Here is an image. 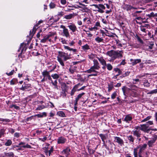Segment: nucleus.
Returning <instances> with one entry per match:
<instances>
[{
    "label": "nucleus",
    "mask_w": 157,
    "mask_h": 157,
    "mask_svg": "<svg viewBox=\"0 0 157 157\" xmlns=\"http://www.w3.org/2000/svg\"><path fill=\"white\" fill-rule=\"evenodd\" d=\"M64 49L71 52V53L68 54V53H65L63 52L59 51L58 52L59 55L57 56V60L60 65L62 66H64L63 60L65 61L67 60L71 59V53L76 54L78 51L75 48H71L68 46L63 45Z\"/></svg>",
    "instance_id": "nucleus-1"
},
{
    "label": "nucleus",
    "mask_w": 157,
    "mask_h": 157,
    "mask_svg": "<svg viewBox=\"0 0 157 157\" xmlns=\"http://www.w3.org/2000/svg\"><path fill=\"white\" fill-rule=\"evenodd\" d=\"M94 63V66L91 67L90 69L86 71L88 73H90L92 72H97L95 71V70H98L100 67L99 66V63L96 59H94L93 60Z\"/></svg>",
    "instance_id": "nucleus-2"
},
{
    "label": "nucleus",
    "mask_w": 157,
    "mask_h": 157,
    "mask_svg": "<svg viewBox=\"0 0 157 157\" xmlns=\"http://www.w3.org/2000/svg\"><path fill=\"white\" fill-rule=\"evenodd\" d=\"M92 6L95 7L94 9L93 10V11H98L101 13H104V10L105 9V6L101 4H99L98 5L93 4Z\"/></svg>",
    "instance_id": "nucleus-3"
},
{
    "label": "nucleus",
    "mask_w": 157,
    "mask_h": 157,
    "mask_svg": "<svg viewBox=\"0 0 157 157\" xmlns=\"http://www.w3.org/2000/svg\"><path fill=\"white\" fill-rule=\"evenodd\" d=\"M136 128L148 133L151 129V128H148V126L146 124H140V126H137Z\"/></svg>",
    "instance_id": "nucleus-4"
},
{
    "label": "nucleus",
    "mask_w": 157,
    "mask_h": 157,
    "mask_svg": "<svg viewBox=\"0 0 157 157\" xmlns=\"http://www.w3.org/2000/svg\"><path fill=\"white\" fill-rule=\"evenodd\" d=\"M123 52L122 51H114L113 59L116 58H121L123 57Z\"/></svg>",
    "instance_id": "nucleus-5"
},
{
    "label": "nucleus",
    "mask_w": 157,
    "mask_h": 157,
    "mask_svg": "<svg viewBox=\"0 0 157 157\" xmlns=\"http://www.w3.org/2000/svg\"><path fill=\"white\" fill-rule=\"evenodd\" d=\"M157 139V135L154 134L152 136L151 140L148 141L147 144L149 147H152L153 144L155 143Z\"/></svg>",
    "instance_id": "nucleus-6"
},
{
    "label": "nucleus",
    "mask_w": 157,
    "mask_h": 157,
    "mask_svg": "<svg viewBox=\"0 0 157 157\" xmlns=\"http://www.w3.org/2000/svg\"><path fill=\"white\" fill-rule=\"evenodd\" d=\"M42 74L44 77L46 78V79L48 78L49 80H51L52 78L50 75V72L47 71L46 70H44L42 73Z\"/></svg>",
    "instance_id": "nucleus-7"
},
{
    "label": "nucleus",
    "mask_w": 157,
    "mask_h": 157,
    "mask_svg": "<svg viewBox=\"0 0 157 157\" xmlns=\"http://www.w3.org/2000/svg\"><path fill=\"white\" fill-rule=\"evenodd\" d=\"M135 129L136 130L133 131V134L137 137V139H138L140 136L141 135V132L139 129H137L136 128V127Z\"/></svg>",
    "instance_id": "nucleus-8"
},
{
    "label": "nucleus",
    "mask_w": 157,
    "mask_h": 157,
    "mask_svg": "<svg viewBox=\"0 0 157 157\" xmlns=\"http://www.w3.org/2000/svg\"><path fill=\"white\" fill-rule=\"evenodd\" d=\"M115 141L121 145H122L124 144L123 140L119 137L115 136L114 137Z\"/></svg>",
    "instance_id": "nucleus-9"
},
{
    "label": "nucleus",
    "mask_w": 157,
    "mask_h": 157,
    "mask_svg": "<svg viewBox=\"0 0 157 157\" xmlns=\"http://www.w3.org/2000/svg\"><path fill=\"white\" fill-rule=\"evenodd\" d=\"M68 27L73 33L77 30V27L74 24H71L70 25L68 26Z\"/></svg>",
    "instance_id": "nucleus-10"
},
{
    "label": "nucleus",
    "mask_w": 157,
    "mask_h": 157,
    "mask_svg": "<svg viewBox=\"0 0 157 157\" xmlns=\"http://www.w3.org/2000/svg\"><path fill=\"white\" fill-rule=\"evenodd\" d=\"M67 141L66 139L63 137H60L57 139V143L58 144H64Z\"/></svg>",
    "instance_id": "nucleus-11"
},
{
    "label": "nucleus",
    "mask_w": 157,
    "mask_h": 157,
    "mask_svg": "<svg viewBox=\"0 0 157 157\" xmlns=\"http://www.w3.org/2000/svg\"><path fill=\"white\" fill-rule=\"evenodd\" d=\"M55 34V33H50L46 36L45 37L41 40L40 41L41 43H45L47 40L49 39V38L51 37L52 36Z\"/></svg>",
    "instance_id": "nucleus-12"
},
{
    "label": "nucleus",
    "mask_w": 157,
    "mask_h": 157,
    "mask_svg": "<svg viewBox=\"0 0 157 157\" xmlns=\"http://www.w3.org/2000/svg\"><path fill=\"white\" fill-rule=\"evenodd\" d=\"M131 64L133 65H135L138 63H139L141 62V60L140 59H130Z\"/></svg>",
    "instance_id": "nucleus-13"
},
{
    "label": "nucleus",
    "mask_w": 157,
    "mask_h": 157,
    "mask_svg": "<svg viewBox=\"0 0 157 157\" xmlns=\"http://www.w3.org/2000/svg\"><path fill=\"white\" fill-rule=\"evenodd\" d=\"M122 90L124 95L126 96V94H128V91L130 90V88H128L126 86H123L122 88Z\"/></svg>",
    "instance_id": "nucleus-14"
},
{
    "label": "nucleus",
    "mask_w": 157,
    "mask_h": 157,
    "mask_svg": "<svg viewBox=\"0 0 157 157\" xmlns=\"http://www.w3.org/2000/svg\"><path fill=\"white\" fill-rule=\"evenodd\" d=\"M82 84H80V83H78L77 84H76L75 85L74 87H73V89H72L71 93V96H72L74 95L75 92L76 91V89L78 88V86L79 85H82Z\"/></svg>",
    "instance_id": "nucleus-15"
},
{
    "label": "nucleus",
    "mask_w": 157,
    "mask_h": 157,
    "mask_svg": "<svg viewBox=\"0 0 157 157\" xmlns=\"http://www.w3.org/2000/svg\"><path fill=\"white\" fill-rule=\"evenodd\" d=\"M97 59L100 62V63L103 66H106V61L104 60L102 57H100L97 58Z\"/></svg>",
    "instance_id": "nucleus-16"
},
{
    "label": "nucleus",
    "mask_w": 157,
    "mask_h": 157,
    "mask_svg": "<svg viewBox=\"0 0 157 157\" xmlns=\"http://www.w3.org/2000/svg\"><path fill=\"white\" fill-rule=\"evenodd\" d=\"M31 85L29 84H26L24 85H22V87L20 89L22 90H24L29 88L30 87Z\"/></svg>",
    "instance_id": "nucleus-17"
},
{
    "label": "nucleus",
    "mask_w": 157,
    "mask_h": 157,
    "mask_svg": "<svg viewBox=\"0 0 157 157\" xmlns=\"http://www.w3.org/2000/svg\"><path fill=\"white\" fill-rule=\"evenodd\" d=\"M63 36H65L66 37L69 36L70 34L68 30L67 29L63 30Z\"/></svg>",
    "instance_id": "nucleus-18"
},
{
    "label": "nucleus",
    "mask_w": 157,
    "mask_h": 157,
    "mask_svg": "<svg viewBox=\"0 0 157 157\" xmlns=\"http://www.w3.org/2000/svg\"><path fill=\"white\" fill-rule=\"evenodd\" d=\"M38 25H35L33 28L32 31H30V35L33 36L35 33L36 29L37 28Z\"/></svg>",
    "instance_id": "nucleus-19"
},
{
    "label": "nucleus",
    "mask_w": 157,
    "mask_h": 157,
    "mask_svg": "<svg viewBox=\"0 0 157 157\" xmlns=\"http://www.w3.org/2000/svg\"><path fill=\"white\" fill-rule=\"evenodd\" d=\"M132 119V117L129 115H127L125 117L124 121L127 122H129Z\"/></svg>",
    "instance_id": "nucleus-20"
},
{
    "label": "nucleus",
    "mask_w": 157,
    "mask_h": 157,
    "mask_svg": "<svg viewBox=\"0 0 157 157\" xmlns=\"http://www.w3.org/2000/svg\"><path fill=\"white\" fill-rule=\"evenodd\" d=\"M127 139L129 141V143L132 144L134 142V138L132 135H130L127 136Z\"/></svg>",
    "instance_id": "nucleus-21"
},
{
    "label": "nucleus",
    "mask_w": 157,
    "mask_h": 157,
    "mask_svg": "<svg viewBox=\"0 0 157 157\" xmlns=\"http://www.w3.org/2000/svg\"><path fill=\"white\" fill-rule=\"evenodd\" d=\"M61 89L62 90L67 91L68 89V86L65 83H63L61 84Z\"/></svg>",
    "instance_id": "nucleus-22"
},
{
    "label": "nucleus",
    "mask_w": 157,
    "mask_h": 157,
    "mask_svg": "<svg viewBox=\"0 0 157 157\" xmlns=\"http://www.w3.org/2000/svg\"><path fill=\"white\" fill-rule=\"evenodd\" d=\"M75 16L74 13L72 14H70L68 15H65L64 16V18L67 19H70Z\"/></svg>",
    "instance_id": "nucleus-23"
},
{
    "label": "nucleus",
    "mask_w": 157,
    "mask_h": 157,
    "mask_svg": "<svg viewBox=\"0 0 157 157\" xmlns=\"http://www.w3.org/2000/svg\"><path fill=\"white\" fill-rule=\"evenodd\" d=\"M114 51L113 50H111L110 51H108L107 52V54L109 56L111 57L112 59H113V57L114 56Z\"/></svg>",
    "instance_id": "nucleus-24"
},
{
    "label": "nucleus",
    "mask_w": 157,
    "mask_h": 157,
    "mask_svg": "<svg viewBox=\"0 0 157 157\" xmlns=\"http://www.w3.org/2000/svg\"><path fill=\"white\" fill-rule=\"evenodd\" d=\"M82 48L83 51L86 52L88 50L90 49V47L89 46L86 44L82 46Z\"/></svg>",
    "instance_id": "nucleus-25"
},
{
    "label": "nucleus",
    "mask_w": 157,
    "mask_h": 157,
    "mask_svg": "<svg viewBox=\"0 0 157 157\" xmlns=\"http://www.w3.org/2000/svg\"><path fill=\"white\" fill-rule=\"evenodd\" d=\"M89 58L90 59H94L95 58H98L97 55L93 54H91L89 55Z\"/></svg>",
    "instance_id": "nucleus-26"
},
{
    "label": "nucleus",
    "mask_w": 157,
    "mask_h": 157,
    "mask_svg": "<svg viewBox=\"0 0 157 157\" xmlns=\"http://www.w3.org/2000/svg\"><path fill=\"white\" fill-rule=\"evenodd\" d=\"M147 146V145L146 144H144L140 147L139 152H140V153H142V152L146 148Z\"/></svg>",
    "instance_id": "nucleus-27"
},
{
    "label": "nucleus",
    "mask_w": 157,
    "mask_h": 157,
    "mask_svg": "<svg viewBox=\"0 0 157 157\" xmlns=\"http://www.w3.org/2000/svg\"><path fill=\"white\" fill-rule=\"evenodd\" d=\"M5 155L6 157H13L14 154L13 152L5 153Z\"/></svg>",
    "instance_id": "nucleus-28"
},
{
    "label": "nucleus",
    "mask_w": 157,
    "mask_h": 157,
    "mask_svg": "<svg viewBox=\"0 0 157 157\" xmlns=\"http://www.w3.org/2000/svg\"><path fill=\"white\" fill-rule=\"evenodd\" d=\"M6 129L4 128H2L0 130V138L4 136L5 134Z\"/></svg>",
    "instance_id": "nucleus-29"
},
{
    "label": "nucleus",
    "mask_w": 157,
    "mask_h": 157,
    "mask_svg": "<svg viewBox=\"0 0 157 157\" xmlns=\"http://www.w3.org/2000/svg\"><path fill=\"white\" fill-rule=\"evenodd\" d=\"M71 150L70 148L69 147H67L66 149H64L63 151V152L65 154H66L67 155H68L69 152Z\"/></svg>",
    "instance_id": "nucleus-30"
},
{
    "label": "nucleus",
    "mask_w": 157,
    "mask_h": 157,
    "mask_svg": "<svg viewBox=\"0 0 157 157\" xmlns=\"http://www.w3.org/2000/svg\"><path fill=\"white\" fill-rule=\"evenodd\" d=\"M12 141L10 140H8L5 144V145L7 146H9L12 144Z\"/></svg>",
    "instance_id": "nucleus-31"
},
{
    "label": "nucleus",
    "mask_w": 157,
    "mask_h": 157,
    "mask_svg": "<svg viewBox=\"0 0 157 157\" xmlns=\"http://www.w3.org/2000/svg\"><path fill=\"white\" fill-rule=\"evenodd\" d=\"M0 121L3 122L4 124H6L7 122L10 121V120L8 119L0 118Z\"/></svg>",
    "instance_id": "nucleus-32"
},
{
    "label": "nucleus",
    "mask_w": 157,
    "mask_h": 157,
    "mask_svg": "<svg viewBox=\"0 0 157 157\" xmlns=\"http://www.w3.org/2000/svg\"><path fill=\"white\" fill-rule=\"evenodd\" d=\"M99 136L101 138L102 141L105 140L106 139L107 135L102 134H101L99 135Z\"/></svg>",
    "instance_id": "nucleus-33"
},
{
    "label": "nucleus",
    "mask_w": 157,
    "mask_h": 157,
    "mask_svg": "<svg viewBox=\"0 0 157 157\" xmlns=\"http://www.w3.org/2000/svg\"><path fill=\"white\" fill-rule=\"evenodd\" d=\"M130 88V90H136L137 88V87L135 85H131L129 86Z\"/></svg>",
    "instance_id": "nucleus-34"
},
{
    "label": "nucleus",
    "mask_w": 157,
    "mask_h": 157,
    "mask_svg": "<svg viewBox=\"0 0 157 157\" xmlns=\"http://www.w3.org/2000/svg\"><path fill=\"white\" fill-rule=\"evenodd\" d=\"M95 40L97 42L99 43L100 42H102L103 41V39L101 37H97L95 39Z\"/></svg>",
    "instance_id": "nucleus-35"
},
{
    "label": "nucleus",
    "mask_w": 157,
    "mask_h": 157,
    "mask_svg": "<svg viewBox=\"0 0 157 157\" xmlns=\"http://www.w3.org/2000/svg\"><path fill=\"white\" fill-rule=\"evenodd\" d=\"M57 114L60 117H65V114L62 111H59L57 112Z\"/></svg>",
    "instance_id": "nucleus-36"
},
{
    "label": "nucleus",
    "mask_w": 157,
    "mask_h": 157,
    "mask_svg": "<svg viewBox=\"0 0 157 157\" xmlns=\"http://www.w3.org/2000/svg\"><path fill=\"white\" fill-rule=\"evenodd\" d=\"M151 117H152L151 116H148L146 118H145L143 120H142L141 121V122H146V121L150 120L151 119Z\"/></svg>",
    "instance_id": "nucleus-37"
},
{
    "label": "nucleus",
    "mask_w": 157,
    "mask_h": 157,
    "mask_svg": "<svg viewBox=\"0 0 157 157\" xmlns=\"http://www.w3.org/2000/svg\"><path fill=\"white\" fill-rule=\"evenodd\" d=\"M144 85L145 86L148 87L150 86V83L148 82L147 80H145L144 82Z\"/></svg>",
    "instance_id": "nucleus-38"
},
{
    "label": "nucleus",
    "mask_w": 157,
    "mask_h": 157,
    "mask_svg": "<svg viewBox=\"0 0 157 157\" xmlns=\"http://www.w3.org/2000/svg\"><path fill=\"white\" fill-rule=\"evenodd\" d=\"M106 66L107 67V69L109 71H111L113 67L110 64L108 63L107 64H106Z\"/></svg>",
    "instance_id": "nucleus-39"
},
{
    "label": "nucleus",
    "mask_w": 157,
    "mask_h": 157,
    "mask_svg": "<svg viewBox=\"0 0 157 157\" xmlns=\"http://www.w3.org/2000/svg\"><path fill=\"white\" fill-rule=\"evenodd\" d=\"M85 94L84 93H82L81 94H78V95L77 96V97L75 98V99H77V100H78L82 97V96H83V95Z\"/></svg>",
    "instance_id": "nucleus-40"
},
{
    "label": "nucleus",
    "mask_w": 157,
    "mask_h": 157,
    "mask_svg": "<svg viewBox=\"0 0 157 157\" xmlns=\"http://www.w3.org/2000/svg\"><path fill=\"white\" fill-rule=\"evenodd\" d=\"M146 124L148 126V127L149 128L150 126L154 124L153 121H149L147 122Z\"/></svg>",
    "instance_id": "nucleus-41"
},
{
    "label": "nucleus",
    "mask_w": 157,
    "mask_h": 157,
    "mask_svg": "<svg viewBox=\"0 0 157 157\" xmlns=\"http://www.w3.org/2000/svg\"><path fill=\"white\" fill-rule=\"evenodd\" d=\"M125 9H126V10L128 11L130 10L131 9H132V6H131L130 5H125Z\"/></svg>",
    "instance_id": "nucleus-42"
},
{
    "label": "nucleus",
    "mask_w": 157,
    "mask_h": 157,
    "mask_svg": "<svg viewBox=\"0 0 157 157\" xmlns=\"http://www.w3.org/2000/svg\"><path fill=\"white\" fill-rule=\"evenodd\" d=\"M51 76L55 79H57L59 77V75L57 74H55L52 75Z\"/></svg>",
    "instance_id": "nucleus-43"
},
{
    "label": "nucleus",
    "mask_w": 157,
    "mask_h": 157,
    "mask_svg": "<svg viewBox=\"0 0 157 157\" xmlns=\"http://www.w3.org/2000/svg\"><path fill=\"white\" fill-rule=\"evenodd\" d=\"M45 108L44 105L39 106L36 109V110H40Z\"/></svg>",
    "instance_id": "nucleus-44"
},
{
    "label": "nucleus",
    "mask_w": 157,
    "mask_h": 157,
    "mask_svg": "<svg viewBox=\"0 0 157 157\" xmlns=\"http://www.w3.org/2000/svg\"><path fill=\"white\" fill-rule=\"evenodd\" d=\"M67 91L65 90H62V92L60 93V96L62 97L63 98L65 97L66 96V93Z\"/></svg>",
    "instance_id": "nucleus-45"
},
{
    "label": "nucleus",
    "mask_w": 157,
    "mask_h": 157,
    "mask_svg": "<svg viewBox=\"0 0 157 157\" xmlns=\"http://www.w3.org/2000/svg\"><path fill=\"white\" fill-rule=\"evenodd\" d=\"M117 92L115 91L111 95V98L113 99H115L117 95Z\"/></svg>",
    "instance_id": "nucleus-46"
},
{
    "label": "nucleus",
    "mask_w": 157,
    "mask_h": 157,
    "mask_svg": "<svg viewBox=\"0 0 157 157\" xmlns=\"http://www.w3.org/2000/svg\"><path fill=\"white\" fill-rule=\"evenodd\" d=\"M113 86L112 84H109L108 87V91L110 92L113 89Z\"/></svg>",
    "instance_id": "nucleus-47"
},
{
    "label": "nucleus",
    "mask_w": 157,
    "mask_h": 157,
    "mask_svg": "<svg viewBox=\"0 0 157 157\" xmlns=\"http://www.w3.org/2000/svg\"><path fill=\"white\" fill-rule=\"evenodd\" d=\"M17 80L16 79H13L10 81V84L11 85H13L16 83Z\"/></svg>",
    "instance_id": "nucleus-48"
},
{
    "label": "nucleus",
    "mask_w": 157,
    "mask_h": 157,
    "mask_svg": "<svg viewBox=\"0 0 157 157\" xmlns=\"http://www.w3.org/2000/svg\"><path fill=\"white\" fill-rule=\"evenodd\" d=\"M56 6V5L55 4L51 2L49 4V7L51 9H53Z\"/></svg>",
    "instance_id": "nucleus-49"
},
{
    "label": "nucleus",
    "mask_w": 157,
    "mask_h": 157,
    "mask_svg": "<svg viewBox=\"0 0 157 157\" xmlns=\"http://www.w3.org/2000/svg\"><path fill=\"white\" fill-rule=\"evenodd\" d=\"M157 93V89L151 91L147 93L148 94H156Z\"/></svg>",
    "instance_id": "nucleus-50"
},
{
    "label": "nucleus",
    "mask_w": 157,
    "mask_h": 157,
    "mask_svg": "<svg viewBox=\"0 0 157 157\" xmlns=\"http://www.w3.org/2000/svg\"><path fill=\"white\" fill-rule=\"evenodd\" d=\"M59 40L63 44H67V42L66 40L63 38H61L59 39Z\"/></svg>",
    "instance_id": "nucleus-51"
},
{
    "label": "nucleus",
    "mask_w": 157,
    "mask_h": 157,
    "mask_svg": "<svg viewBox=\"0 0 157 157\" xmlns=\"http://www.w3.org/2000/svg\"><path fill=\"white\" fill-rule=\"evenodd\" d=\"M53 147H51L50 149L48 151V155L49 156H51V154L53 152Z\"/></svg>",
    "instance_id": "nucleus-52"
},
{
    "label": "nucleus",
    "mask_w": 157,
    "mask_h": 157,
    "mask_svg": "<svg viewBox=\"0 0 157 157\" xmlns=\"http://www.w3.org/2000/svg\"><path fill=\"white\" fill-rule=\"evenodd\" d=\"M56 68V65H53L52 67H51L50 70L49 71L50 72H52Z\"/></svg>",
    "instance_id": "nucleus-53"
},
{
    "label": "nucleus",
    "mask_w": 157,
    "mask_h": 157,
    "mask_svg": "<svg viewBox=\"0 0 157 157\" xmlns=\"http://www.w3.org/2000/svg\"><path fill=\"white\" fill-rule=\"evenodd\" d=\"M14 72V70H13L11 71L9 73H6V75H7L8 76H10L13 75V73Z\"/></svg>",
    "instance_id": "nucleus-54"
},
{
    "label": "nucleus",
    "mask_w": 157,
    "mask_h": 157,
    "mask_svg": "<svg viewBox=\"0 0 157 157\" xmlns=\"http://www.w3.org/2000/svg\"><path fill=\"white\" fill-rule=\"evenodd\" d=\"M21 147H23L24 148H31V146L28 144H26V145H25L22 146H21Z\"/></svg>",
    "instance_id": "nucleus-55"
},
{
    "label": "nucleus",
    "mask_w": 157,
    "mask_h": 157,
    "mask_svg": "<svg viewBox=\"0 0 157 157\" xmlns=\"http://www.w3.org/2000/svg\"><path fill=\"white\" fill-rule=\"evenodd\" d=\"M130 73V72L129 71H127L125 72L124 74H123V77L127 76H128Z\"/></svg>",
    "instance_id": "nucleus-56"
},
{
    "label": "nucleus",
    "mask_w": 157,
    "mask_h": 157,
    "mask_svg": "<svg viewBox=\"0 0 157 157\" xmlns=\"http://www.w3.org/2000/svg\"><path fill=\"white\" fill-rule=\"evenodd\" d=\"M140 29L142 31L144 32V33L146 32V29L144 28V26H141L140 27Z\"/></svg>",
    "instance_id": "nucleus-57"
},
{
    "label": "nucleus",
    "mask_w": 157,
    "mask_h": 157,
    "mask_svg": "<svg viewBox=\"0 0 157 157\" xmlns=\"http://www.w3.org/2000/svg\"><path fill=\"white\" fill-rule=\"evenodd\" d=\"M64 15V13L63 12L61 11L60 12H59L57 14L58 16H59L60 17H61L63 16Z\"/></svg>",
    "instance_id": "nucleus-58"
},
{
    "label": "nucleus",
    "mask_w": 157,
    "mask_h": 157,
    "mask_svg": "<svg viewBox=\"0 0 157 157\" xmlns=\"http://www.w3.org/2000/svg\"><path fill=\"white\" fill-rule=\"evenodd\" d=\"M51 80V81L52 83L53 86L54 85H57V80H56L54 82L52 79Z\"/></svg>",
    "instance_id": "nucleus-59"
},
{
    "label": "nucleus",
    "mask_w": 157,
    "mask_h": 157,
    "mask_svg": "<svg viewBox=\"0 0 157 157\" xmlns=\"http://www.w3.org/2000/svg\"><path fill=\"white\" fill-rule=\"evenodd\" d=\"M139 148V147H137L136 148H135L134 149V152H133V154H137V150L138 148Z\"/></svg>",
    "instance_id": "nucleus-60"
},
{
    "label": "nucleus",
    "mask_w": 157,
    "mask_h": 157,
    "mask_svg": "<svg viewBox=\"0 0 157 157\" xmlns=\"http://www.w3.org/2000/svg\"><path fill=\"white\" fill-rule=\"evenodd\" d=\"M20 136V133L18 132H16L14 134V136L16 138H18Z\"/></svg>",
    "instance_id": "nucleus-61"
},
{
    "label": "nucleus",
    "mask_w": 157,
    "mask_h": 157,
    "mask_svg": "<svg viewBox=\"0 0 157 157\" xmlns=\"http://www.w3.org/2000/svg\"><path fill=\"white\" fill-rule=\"evenodd\" d=\"M60 2L63 5H65L66 3V0H61Z\"/></svg>",
    "instance_id": "nucleus-62"
},
{
    "label": "nucleus",
    "mask_w": 157,
    "mask_h": 157,
    "mask_svg": "<svg viewBox=\"0 0 157 157\" xmlns=\"http://www.w3.org/2000/svg\"><path fill=\"white\" fill-rule=\"evenodd\" d=\"M126 63V62H125V60L124 59L123 60H122L121 62L120 63V65H124Z\"/></svg>",
    "instance_id": "nucleus-63"
},
{
    "label": "nucleus",
    "mask_w": 157,
    "mask_h": 157,
    "mask_svg": "<svg viewBox=\"0 0 157 157\" xmlns=\"http://www.w3.org/2000/svg\"><path fill=\"white\" fill-rule=\"evenodd\" d=\"M95 25L96 26L100 27V22L99 21H97Z\"/></svg>",
    "instance_id": "nucleus-64"
}]
</instances>
